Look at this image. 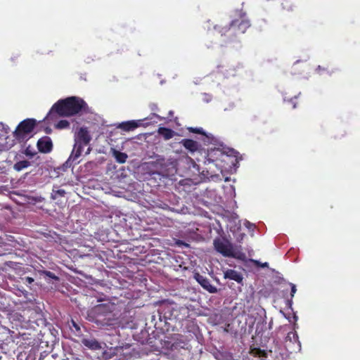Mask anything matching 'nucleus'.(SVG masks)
Segmentation results:
<instances>
[{"instance_id": "obj_1", "label": "nucleus", "mask_w": 360, "mask_h": 360, "mask_svg": "<svg viewBox=\"0 0 360 360\" xmlns=\"http://www.w3.org/2000/svg\"><path fill=\"white\" fill-rule=\"evenodd\" d=\"M86 103L81 98L75 96L60 100L50 110L46 118L51 117L53 112L60 116L69 117L86 111Z\"/></svg>"}, {"instance_id": "obj_2", "label": "nucleus", "mask_w": 360, "mask_h": 360, "mask_svg": "<svg viewBox=\"0 0 360 360\" xmlns=\"http://www.w3.org/2000/svg\"><path fill=\"white\" fill-rule=\"evenodd\" d=\"M206 137L207 139H211L207 145H212L213 147L208 148L204 164H213L221 170L223 167L221 162H225L229 155L225 151L223 143L217 138L210 135H207Z\"/></svg>"}, {"instance_id": "obj_3", "label": "nucleus", "mask_w": 360, "mask_h": 360, "mask_svg": "<svg viewBox=\"0 0 360 360\" xmlns=\"http://www.w3.org/2000/svg\"><path fill=\"white\" fill-rule=\"evenodd\" d=\"M91 140V136L86 127L79 129L75 136V144L72 153L65 164L71 166L77 163V159L81 156L84 147L89 146Z\"/></svg>"}, {"instance_id": "obj_4", "label": "nucleus", "mask_w": 360, "mask_h": 360, "mask_svg": "<svg viewBox=\"0 0 360 360\" xmlns=\"http://www.w3.org/2000/svg\"><path fill=\"white\" fill-rule=\"evenodd\" d=\"M37 121L34 119H26L22 121L13 131V136L19 141H24L32 136Z\"/></svg>"}, {"instance_id": "obj_5", "label": "nucleus", "mask_w": 360, "mask_h": 360, "mask_svg": "<svg viewBox=\"0 0 360 360\" xmlns=\"http://www.w3.org/2000/svg\"><path fill=\"white\" fill-rule=\"evenodd\" d=\"M154 118H157L159 120H164L163 117H160V115L152 113L149 117L142 119V120H130L127 122H122L121 123H118L117 124V128L121 129L125 131H133L135 129L143 126H148L149 124V122H145L148 120H153V122H156V120H153Z\"/></svg>"}, {"instance_id": "obj_6", "label": "nucleus", "mask_w": 360, "mask_h": 360, "mask_svg": "<svg viewBox=\"0 0 360 360\" xmlns=\"http://www.w3.org/2000/svg\"><path fill=\"white\" fill-rule=\"evenodd\" d=\"M215 250L226 257H238L234 252L232 245L226 239L217 238L214 240Z\"/></svg>"}, {"instance_id": "obj_7", "label": "nucleus", "mask_w": 360, "mask_h": 360, "mask_svg": "<svg viewBox=\"0 0 360 360\" xmlns=\"http://www.w3.org/2000/svg\"><path fill=\"white\" fill-rule=\"evenodd\" d=\"M9 127L0 122V150H8L14 145V140L9 136Z\"/></svg>"}, {"instance_id": "obj_8", "label": "nucleus", "mask_w": 360, "mask_h": 360, "mask_svg": "<svg viewBox=\"0 0 360 360\" xmlns=\"http://www.w3.org/2000/svg\"><path fill=\"white\" fill-rule=\"evenodd\" d=\"M37 147L39 151L47 153H49L53 148L52 141L49 136H44L37 141Z\"/></svg>"}, {"instance_id": "obj_9", "label": "nucleus", "mask_w": 360, "mask_h": 360, "mask_svg": "<svg viewBox=\"0 0 360 360\" xmlns=\"http://www.w3.org/2000/svg\"><path fill=\"white\" fill-rule=\"evenodd\" d=\"M181 143L187 149L191 154H193L195 152H202V148L200 145L197 142L192 139H183L181 141Z\"/></svg>"}, {"instance_id": "obj_10", "label": "nucleus", "mask_w": 360, "mask_h": 360, "mask_svg": "<svg viewBox=\"0 0 360 360\" xmlns=\"http://www.w3.org/2000/svg\"><path fill=\"white\" fill-rule=\"evenodd\" d=\"M250 24L249 20L245 17L242 16L240 20H234L231 24V27H237L238 30L244 33L245 30L250 27Z\"/></svg>"}, {"instance_id": "obj_11", "label": "nucleus", "mask_w": 360, "mask_h": 360, "mask_svg": "<svg viewBox=\"0 0 360 360\" xmlns=\"http://www.w3.org/2000/svg\"><path fill=\"white\" fill-rule=\"evenodd\" d=\"M224 278L230 280H233L238 283H242L243 277L242 274L233 269H226L224 271Z\"/></svg>"}, {"instance_id": "obj_12", "label": "nucleus", "mask_w": 360, "mask_h": 360, "mask_svg": "<svg viewBox=\"0 0 360 360\" xmlns=\"http://www.w3.org/2000/svg\"><path fill=\"white\" fill-rule=\"evenodd\" d=\"M289 341L293 344H296L295 349H301V343L299 340L298 335L296 331H290L286 337V342Z\"/></svg>"}, {"instance_id": "obj_13", "label": "nucleus", "mask_w": 360, "mask_h": 360, "mask_svg": "<svg viewBox=\"0 0 360 360\" xmlns=\"http://www.w3.org/2000/svg\"><path fill=\"white\" fill-rule=\"evenodd\" d=\"M82 344L90 349L98 350L101 349V344L95 339H83Z\"/></svg>"}, {"instance_id": "obj_14", "label": "nucleus", "mask_w": 360, "mask_h": 360, "mask_svg": "<svg viewBox=\"0 0 360 360\" xmlns=\"http://www.w3.org/2000/svg\"><path fill=\"white\" fill-rule=\"evenodd\" d=\"M110 153L115 158L116 161L120 164H123L127 161L128 158L127 155L124 153L120 152L114 148H110Z\"/></svg>"}, {"instance_id": "obj_15", "label": "nucleus", "mask_w": 360, "mask_h": 360, "mask_svg": "<svg viewBox=\"0 0 360 360\" xmlns=\"http://www.w3.org/2000/svg\"><path fill=\"white\" fill-rule=\"evenodd\" d=\"M158 133L165 140L172 139L175 134V132L173 130L165 127H160L158 130Z\"/></svg>"}, {"instance_id": "obj_16", "label": "nucleus", "mask_w": 360, "mask_h": 360, "mask_svg": "<svg viewBox=\"0 0 360 360\" xmlns=\"http://www.w3.org/2000/svg\"><path fill=\"white\" fill-rule=\"evenodd\" d=\"M188 130H189V131H191V132H193V133L203 134L205 136V137L202 139V141L204 142L205 144H208L210 143V141L211 140V139H207L206 136L207 135L213 136L211 134H206L203 131L202 128H193V127H190V128H188Z\"/></svg>"}, {"instance_id": "obj_17", "label": "nucleus", "mask_w": 360, "mask_h": 360, "mask_svg": "<svg viewBox=\"0 0 360 360\" xmlns=\"http://www.w3.org/2000/svg\"><path fill=\"white\" fill-rule=\"evenodd\" d=\"M198 281L207 290H208L210 292H214L216 291V288L214 287H212L209 281L202 278V276H200L199 278H198Z\"/></svg>"}, {"instance_id": "obj_18", "label": "nucleus", "mask_w": 360, "mask_h": 360, "mask_svg": "<svg viewBox=\"0 0 360 360\" xmlns=\"http://www.w3.org/2000/svg\"><path fill=\"white\" fill-rule=\"evenodd\" d=\"M29 166H30V162H28L27 160H22V161H19V162H16L14 165L13 167L16 171H21V170L28 167Z\"/></svg>"}, {"instance_id": "obj_19", "label": "nucleus", "mask_w": 360, "mask_h": 360, "mask_svg": "<svg viewBox=\"0 0 360 360\" xmlns=\"http://www.w3.org/2000/svg\"><path fill=\"white\" fill-rule=\"evenodd\" d=\"M65 191L63 189L53 190L51 198L56 200L58 197L64 196Z\"/></svg>"}, {"instance_id": "obj_20", "label": "nucleus", "mask_w": 360, "mask_h": 360, "mask_svg": "<svg viewBox=\"0 0 360 360\" xmlns=\"http://www.w3.org/2000/svg\"><path fill=\"white\" fill-rule=\"evenodd\" d=\"M69 124H69V122H68V121L63 120H60V121H59V122L56 124V128H58V129H62L68 128V127H69Z\"/></svg>"}, {"instance_id": "obj_21", "label": "nucleus", "mask_w": 360, "mask_h": 360, "mask_svg": "<svg viewBox=\"0 0 360 360\" xmlns=\"http://www.w3.org/2000/svg\"><path fill=\"white\" fill-rule=\"evenodd\" d=\"M187 162L188 164L191 165V167H192L196 172H200V167L198 165L195 163V162L191 158H187Z\"/></svg>"}, {"instance_id": "obj_22", "label": "nucleus", "mask_w": 360, "mask_h": 360, "mask_svg": "<svg viewBox=\"0 0 360 360\" xmlns=\"http://www.w3.org/2000/svg\"><path fill=\"white\" fill-rule=\"evenodd\" d=\"M25 154L27 156H29V157L32 158V157H33L36 154V151H35V150L33 148H32L30 146H28L25 150Z\"/></svg>"}, {"instance_id": "obj_23", "label": "nucleus", "mask_w": 360, "mask_h": 360, "mask_svg": "<svg viewBox=\"0 0 360 360\" xmlns=\"http://www.w3.org/2000/svg\"><path fill=\"white\" fill-rule=\"evenodd\" d=\"M218 68H221L219 70L225 75L226 77L234 75L233 72H228V70L225 68L224 66H219Z\"/></svg>"}, {"instance_id": "obj_24", "label": "nucleus", "mask_w": 360, "mask_h": 360, "mask_svg": "<svg viewBox=\"0 0 360 360\" xmlns=\"http://www.w3.org/2000/svg\"><path fill=\"white\" fill-rule=\"evenodd\" d=\"M252 262L257 266H260L262 268H266L269 266V264L267 262L261 263L257 260H252Z\"/></svg>"}, {"instance_id": "obj_25", "label": "nucleus", "mask_w": 360, "mask_h": 360, "mask_svg": "<svg viewBox=\"0 0 360 360\" xmlns=\"http://www.w3.org/2000/svg\"><path fill=\"white\" fill-rule=\"evenodd\" d=\"M290 285L291 286V293H290V295H291V297H293L295 294L296 293V291H297L296 286L293 283H290Z\"/></svg>"}, {"instance_id": "obj_26", "label": "nucleus", "mask_w": 360, "mask_h": 360, "mask_svg": "<svg viewBox=\"0 0 360 360\" xmlns=\"http://www.w3.org/2000/svg\"><path fill=\"white\" fill-rule=\"evenodd\" d=\"M46 275L53 279H56V280H58V278L54 275V274H53L52 272L51 271H46L45 272Z\"/></svg>"}, {"instance_id": "obj_27", "label": "nucleus", "mask_w": 360, "mask_h": 360, "mask_svg": "<svg viewBox=\"0 0 360 360\" xmlns=\"http://www.w3.org/2000/svg\"><path fill=\"white\" fill-rule=\"evenodd\" d=\"M202 99L205 102L208 103L210 101H211L212 96L209 94H205L203 95Z\"/></svg>"}, {"instance_id": "obj_28", "label": "nucleus", "mask_w": 360, "mask_h": 360, "mask_svg": "<svg viewBox=\"0 0 360 360\" xmlns=\"http://www.w3.org/2000/svg\"><path fill=\"white\" fill-rule=\"evenodd\" d=\"M26 281L28 283H32V282H34V279L31 277H26Z\"/></svg>"}, {"instance_id": "obj_29", "label": "nucleus", "mask_w": 360, "mask_h": 360, "mask_svg": "<svg viewBox=\"0 0 360 360\" xmlns=\"http://www.w3.org/2000/svg\"><path fill=\"white\" fill-rule=\"evenodd\" d=\"M91 147H90V146H89V147L87 148V150H86V154H89V153H90V152H91Z\"/></svg>"}, {"instance_id": "obj_30", "label": "nucleus", "mask_w": 360, "mask_h": 360, "mask_svg": "<svg viewBox=\"0 0 360 360\" xmlns=\"http://www.w3.org/2000/svg\"><path fill=\"white\" fill-rule=\"evenodd\" d=\"M290 102L292 103V108H295L296 107V104L294 103L293 99H290Z\"/></svg>"}, {"instance_id": "obj_31", "label": "nucleus", "mask_w": 360, "mask_h": 360, "mask_svg": "<svg viewBox=\"0 0 360 360\" xmlns=\"http://www.w3.org/2000/svg\"><path fill=\"white\" fill-rule=\"evenodd\" d=\"M73 326H75V328L77 330H79V328L77 326V324H76L75 322H73Z\"/></svg>"}, {"instance_id": "obj_32", "label": "nucleus", "mask_w": 360, "mask_h": 360, "mask_svg": "<svg viewBox=\"0 0 360 360\" xmlns=\"http://www.w3.org/2000/svg\"><path fill=\"white\" fill-rule=\"evenodd\" d=\"M172 115H173V111L170 110V111L169 112V117H172Z\"/></svg>"}, {"instance_id": "obj_33", "label": "nucleus", "mask_w": 360, "mask_h": 360, "mask_svg": "<svg viewBox=\"0 0 360 360\" xmlns=\"http://www.w3.org/2000/svg\"><path fill=\"white\" fill-rule=\"evenodd\" d=\"M156 108H157V107H156V105H155L151 108V109H152L153 110H155Z\"/></svg>"}, {"instance_id": "obj_34", "label": "nucleus", "mask_w": 360, "mask_h": 360, "mask_svg": "<svg viewBox=\"0 0 360 360\" xmlns=\"http://www.w3.org/2000/svg\"><path fill=\"white\" fill-rule=\"evenodd\" d=\"M255 353H257V354H259L261 352L260 351H258V352H254Z\"/></svg>"}, {"instance_id": "obj_35", "label": "nucleus", "mask_w": 360, "mask_h": 360, "mask_svg": "<svg viewBox=\"0 0 360 360\" xmlns=\"http://www.w3.org/2000/svg\"><path fill=\"white\" fill-rule=\"evenodd\" d=\"M317 70H321V66H319Z\"/></svg>"}]
</instances>
